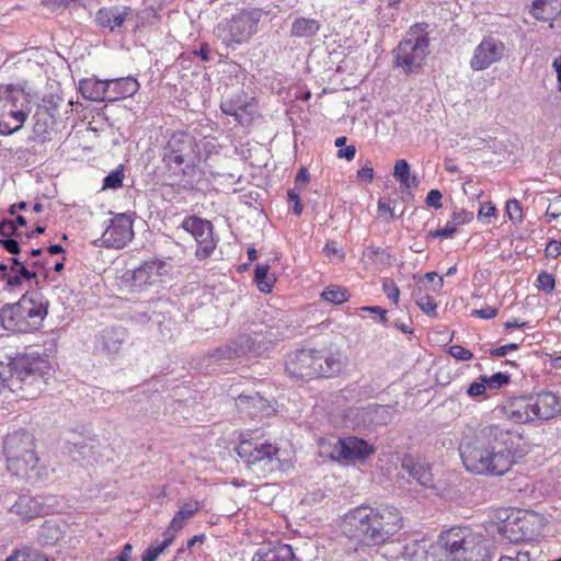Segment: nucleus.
Listing matches in <instances>:
<instances>
[{
	"label": "nucleus",
	"mask_w": 561,
	"mask_h": 561,
	"mask_svg": "<svg viewBox=\"0 0 561 561\" xmlns=\"http://www.w3.org/2000/svg\"><path fill=\"white\" fill-rule=\"evenodd\" d=\"M10 511L22 519H32L46 513V507L38 497L21 495Z\"/></svg>",
	"instance_id": "nucleus-21"
},
{
	"label": "nucleus",
	"mask_w": 561,
	"mask_h": 561,
	"mask_svg": "<svg viewBox=\"0 0 561 561\" xmlns=\"http://www.w3.org/2000/svg\"><path fill=\"white\" fill-rule=\"evenodd\" d=\"M533 413L535 421H548L561 412L560 399L550 391L531 396Z\"/></svg>",
	"instance_id": "nucleus-16"
},
{
	"label": "nucleus",
	"mask_w": 561,
	"mask_h": 561,
	"mask_svg": "<svg viewBox=\"0 0 561 561\" xmlns=\"http://www.w3.org/2000/svg\"><path fill=\"white\" fill-rule=\"evenodd\" d=\"M402 516L398 508L383 506L373 508L360 505L350 511L343 520L344 534L359 543L358 548L379 546L402 528Z\"/></svg>",
	"instance_id": "nucleus-2"
},
{
	"label": "nucleus",
	"mask_w": 561,
	"mask_h": 561,
	"mask_svg": "<svg viewBox=\"0 0 561 561\" xmlns=\"http://www.w3.org/2000/svg\"><path fill=\"white\" fill-rule=\"evenodd\" d=\"M368 413L371 415V421L377 425H386L392 421L394 415V408L389 404H375L369 407Z\"/></svg>",
	"instance_id": "nucleus-29"
},
{
	"label": "nucleus",
	"mask_w": 561,
	"mask_h": 561,
	"mask_svg": "<svg viewBox=\"0 0 561 561\" xmlns=\"http://www.w3.org/2000/svg\"><path fill=\"white\" fill-rule=\"evenodd\" d=\"M237 453L249 466H261L263 470L278 467V448L270 443L241 442Z\"/></svg>",
	"instance_id": "nucleus-10"
},
{
	"label": "nucleus",
	"mask_w": 561,
	"mask_h": 561,
	"mask_svg": "<svg viewBox=\"0 0 561 561\" xmlns=\"http://www.w3.org/2000/svg\"><path fill=\"white\" fill-rule=\"evenodd\" d=\"M128 340L127 330L123 327H108L95 336V348L108 356L117 355Z\"/></svg>",
	"instance_id": "nucleus-15"
},
{
	"label": "nucleus",
	"mask_w": 561,
	"mask_h": 561,
	"mask_svg": "<svg viewBox=\"0 0 561 561\" xmlns=\"http://www.w3.org/2000/svg\"><path fill=\"white\" fill-rule=\"evenodd\" d=\"M424 278L427 279L428 282H434L435 280V284L433 285V288H432L434 291L440 290L443 285H444L443 277L438 276V274L435 273V272L426 273L424 275Z\"/></svg>",
	"instance_id": "nucleus-62"
},
{
	"label": "nucleus",
	"mask_w": 561,
	"mask_h": 561,
	"mask_svg": "<svg viewBox=\"0 0 561 561\" xmlns=\"http://www.w3.org/2000/svg\"><path fill=\"white\" fill-rule=\"evenodd\" d=\"M48 302L41 298L23 295L15 304L4 305L0 309V321L5 330L27 333L37 330L47 316Z\"/></svg>",
	"instance_id": "nucleus-6"
},
{
	"label": "nucleus",
	"mask_w": 561,
	"mask_h": 561,
	"mask_svg": "<svg viewBox=\"0 0 561 561\" xmlns=\"http://www.w3.org/2000/svg\"><path fill=\"white\" fill-rule=\"evenodd\" d=\"M437 542L451 561H492L488 540L469 527H451L438 536Z\"/></svg>",
	"instance_id": "nucleus-4"
},
{
	"label": "nucleus",
	"mask_w": 561,
	"mask_h": 561,
	"mask_svg": "<svg viewBox=\"0 0 561 561\" xmlns=\"http://www.w3.org/2000/svg\"><path fill=\"white\" fill-rule=\"evenodd\" d=\"M7 468L25 481L36 480L38 457L35 451L34 437L27 431L8 434L3 442Z\"/></svg>",
	"instance_id": "nucleus-5"
},
{
	"label": "nucleus",
	"mask_w": 561,
	"mask_h": 561,
	"mask_svg": "<svg viewBox=\"0 0 561 561\" xmlns=\"http://www.w3.org/2000/svg\"><path fill=\"white\" fill-rule=\"evenodd\" d=\"M0 236L3 238L20 237L16 225L11 219H2L0 221Z\"/></svg>",
	"instance_id": "nucleus-45"
},
{
	"label": "nucleus",
	"mask_w": 561,
	"mask_h": 561,
	"mask_svg": "<svg viewBox=\"0 0 561 561\" xmlns=\"http://www.w3.org/2000/svg\"><path fill=\"white\" fill-rule=\"evenodd\" d=\"M561 255V241L551 240L546 248V256L558 257Z\"/></svg>",
	"instance_id": "nucleus-60"
},
{
	"label": "nucleus",
	"mask_w": 561,
	"mask_h": 561,
	"mask_svg": "<svg viewBox=\"0 0 561 561\" xmlns=\"http://www.w3.org/2000/svg\"><path fill=\"white\" fill-rule=\"evenodd\" d=\"M506 214L513 222H522L523 210L520 203L517 199H510L506 203Z\"/></svg>",
	"instance_id": "nucleus-43"
},
{
	"label": "nucleus",
	"mask_w": 561,
	"mask_h": 561,
	"mask_svg": "<svg viewBox=\"0 0 561 561\" xmlns=\"http://www.w3.org/2000/svg\"><path fill=\"white\" fill-rule=\"evenodd\" d=\"M270 266L267 264H259L254 270V280L257 284L260 291L271 293L274 279L268 275Z\"/></svg>",
	"instance_id": "nucleus-31"
},
{
	"label": "nucleus",
	"mask_w": 561,
	"mask_h": 561,
	"mask_svg": "<svg viewBox=\"0 0 561 561\" xmlns=\"http://www.w3.org/2000/svg\"><path fill=\"white\" fill-rule=\"evenodd\" d=\"M80 90L85 99L92 101H108L107 85L105 81L84 80L80 83Z\"/></svg>",
	"instance_id": "nucleus-26"
},
{
	"label": "nucleus",
	"mask_w": 561,
	"mask_h": 561,
	"mask_svg": "<svg viewBox=\"0 0 561 561\" xmlns=\"http://www.w3.org/2000/svg\"><path fill=\"white\" fill-rule=\"evenodd\" d=\"M320 24L314 19L298 18L291 24L290 35L294 37H312L318 33Z\"/></svg>",
	"instance_id": "nucleus-27"
},
{
	"label": "nucleus",
	"mask_w": 561,
	"mask_h": 561,
	"mask_svg": "<svg viewBox=\"0 0 561 561\" xmlns=\"http://www.w3.org/2000/svg\"><path fill=\"white\" fill-rule=\"evenodd\" d=\"M163 536L165 539L160 545L150 546L158 557L173 542L175 538V534L169 533V529L163 533Z\"/></svg>",
	"instance_id": "nucleus-54"
},
{
	"label": "nucleus",
	"mask_w": 561,
	"mask_h": 561,
	"mask_svg": "<svg viewBox=\"0 0 561 561\" xmlns=\"http://www.w3.org/2000/svg\"><path fill=\"white\" fill-rule=\"evenodd\" d=\"M0 118H13V122L24 124L27 118V111L20 107H14L11 111L3 108V113H0Z\"/></svg>",
	"instance_id": "nucleus-46"
},
{
	"label": "nucleus",
	"mask_w": 561,
	"mask_h": 561,
	"mask_svg": "<svg viewBox=\"0 0 561 561\" xmlns=\"http://www.w3.org/2000/svg\"><path fill=\"white\" fill-rule=\"evenodd\" d=\"M442 193L439 190H431L428 193H427V196H426V199H425V203L427 204V206L430 207H433L435 209H439L442 208Z\"/></svg>",
	"instance_id": "nucleus-53"
},
{
	"label": "nucleus",
	"mask_w": 561,
	"mask_h": 561,
	"mask_svg": "<svg viewBox=\"0 0 561 561\" xmlns=\"http://www.w3.org/2000/svg\"><path fill=\"white\" fill-rule=\"evenodd\" d=\"M403 467L407 468L410 472V476L416 480L421 485L430 488L433 485V476L431 473V469L427 465L424 463H412L411 466L403 463Z\"/></svg>",
	"instance_id": "nucleus-28"
},
{
	"label": "nucleus",
	"mask_w": 561,
	"mask_h": 561,
	"mask_svg": "<svg viewBox=\"0 0 561 561\" xmlns=\"http://www.w3.org/2000/svg\"><path fill=\"white\" fill-rule=\"evenodd\" d=\"M480 380L486 382V386L493 389H499L502 386L510 382L511 377L507 374L504 373H496L492 375L491 377L488 376H480Z\"/></svg>",
	"instance_id": "nucleus-38"
},
{
	"label": "nucleus",
	"mask_w": 561,
	"mask_h": 561,
	"mask_svg": "<svg viewBox=\"0 0 561 561\" xmlns=\"http://www.w3.org/2000/svg\"><path fill=\"white\" fill-rule=\"evenodd\" d=\"M201 508L202 504L198 501H188L183 503L167 528L169 529V533L176 534L180 531L185 526L186 522L194 517Z\"/></svg>",
	"instance_id": "nucleus-24"
},
{
	"label": "nucleus",
	"mask_w": 561,
	"mask_h": 561,
	"mask_svg": "<svg viewBox=\"0 0 561 561\" xmlns=\"http://www.w3.org/2000/svg\"><path fill=\"white\" fill-rule=\"evenodd\" d=\"M426 552V542L424 540L421 541H411L403 547V556L408 558L410 561H423V556Z\"/></svg>",
	"instance_id": "nucleus-33"
},
{
	"label": "nucleus",
	"mask_w": 561,
	"mask_h": 561,
	"mask_svg": "<svg viewBox=\"0 0 561 561\" xmlns=\"http://www.w3.org/2000/svg\"><path fill=\"white\" fill-rule=\"evenodd\" d=\"M124 173L122 169H116L106 175L103 180V190H116L123 185Z\"/></svg>",
	"instance_id": "nucleus-37"
},
{
	"label": "nucleus",
	"mask_w": 561,
	"mask_h": 561,
	"mask_svg": "<svg viewBox=\"0 0 561 561\" xmlns=\"http://www.w3.org/2000/svg\"><path fill=\"white\" fill-rule=\"evenodd\" d=\"M362 311L374 313V316H378L379 317V322L382 323V324H386L387 321H388V319H387V310L381 308V307H379V306H366V307L362 308Z\"/></svg>",
	"instance_id": "nucleus-57"
},
{
	"label": "nucleus",
	"mask_w": 561,
	"mask_h": 561,
	"mask_svg": "<svg viewBox=\"0 0 561 561\" xmlns=\"http://www.w3.org/2000/svg\"><path fill=\"white\" fill-rule=\"evenodd\" d=\"M530 13L538 21H553L561 15V0H535Z\"/></svg>",
	"instance_id": "nucleus-23"
},
{
	"label": "nucleus",
	"mask_w": 561,
	"mask_h": 561,
	"mask_svg": "<svg viewBox=\"0 0 561 561\" xmlns=\"http://www.w3.org/2000/svg\"><path fill=\"white\" fill-rule=\"evenodd\" d=\"M411 174L410 173V165L409 163L407 162V160L404 159H401V160H398L394 164V169H393V176L396 180H400L407 175Z\"/></svg>",
	"instance_id": "nucleus-52"
},
{
	"label": "nucleus",
	"mask_w": 561,
	"mask_h": 561,
	"mask_svg": "<svg viewBox=\"0 0 561 561\" xmlns=\"http://www.w3.org/2000/svg\"><path fill=\"white\" fill-rule=\"evenodd\" d=\"M497 311L499 310L495 307L485 306L481 309H474L472 311V316L479 317L481 319H492L497 314Z\"/></svg>",
	"instance_id": "nucleus-56"
},
{
	"label": "nucleus",
	"mask_w": 561,
	"mask_h": 561,
	"mask_svg": "<svg viewBox=\"0 0 561 561\" xmlns=\"http://www.w3.org/2000/svg\"><path fill=\"white\" fill-rule=\"evenodd\" d=\"M33 139L45 142L50 140L55 115L46 106H38L33 115Z\"/></svg>",
	"instance_id": "nucleus-20"
},
{
	"label": "nucleus",
	"mask_w": 561,
	"mask_h": 561,
	"mask_svg": "<svg viewBox=\"0 0 561 561\" xmlns=\"http://www.w3.org/2000/svg\"><path fill=\"white\" fill-rule=\"evenodd\" d=\"M220 108L226 115L234 116L239 124H248V118L242 113L237 111L236 105H233L230 99L224 100L220 104Z\"/></svg>",
	"instance_id": "nucleus-41"
},
{
	"label": "nucleus",
	"mask_w": 561,
	"mask_h": 561,
	"mask_svg": "<svg viewBox=\"0 0 561 561\" xmlns=\"http://www.w3.org/2000/svg\"><path fill=\"white\" fill-rule=\"evenodd\" d=\"M513 432L501 425L482 427L472 438L459 446L460 457L467 471L501 477L516 462V443Z\"/></svg>",
	"instance_id": "nucleus-1"
},
{
	"label": "nucleus",
	"mask_w": 561,
	"mask_h": 561,
	"mask_svg": "<svg viewBox=\"0 0 561 561\" xmlns=\"http://www.w3.org/2000/svg\"><path fill=\"white\" fill-rule=\"evenodd\" d=\"M199 161L197 141L190 133H173L162 148V162L173 174H184L185 169L196 167Z\"/></svg>",
	"instance_id": "nucleus-7"
},
{
	"label": "nucleus",
	"mask_w": 561,
	"mask_h": 561,
	"mask_svg": "<svg viewBox=\"0 0 561 561\" xmlns=\"http://www.w3.org/2000/svg\"><path fill=\"white\" fill-rule=\"evenodd\" d=\"M518 350V344L516 343H510L503 346H500L497 348H494L491 351V355L495 357H502L505 356L510 351H516Z\"/></svg>",
	"instance_id": "nucleus-61"
},
{
	"label": "nucleus",
	"mask_w": 561,
	"mask_h": 561,
	"mask_svg": "<svg viewBox=\"0 0 561 561\" xmlns=\"http://www.w3.org/2000/svg\"><path fill=\"white\" fill-rule=\"evenodd\" d=\"M382 289L386 296L397 305L399 301L400 290L394 280L389 278L383 279Z\"/></svg>",
	"instance_id": "nucleus-47"
},
{
	"label": "nucleus",
	"mask_w": 561,
	"mask_h": 561,
	"mask_svg": "<svg viewBox=\"0 0 561 561\" xmlns=\"http://www.w3.org/2000/svg\"><path fill=\"white\" fill-rule=\"evenodd\" d=\"M265 400L263 397H261L257 392H254L252 394H244L241 393L236 399V404L238 409L242 411H247L249 414H252L253 412L250 410L251 407L253 408H262L265 405Z\"/></svg>",
	"instance_id": "nucleus-32"
},
{
	"label": "nucleus",
	"mask_w": 561,
	"mask_h": 561,
	"mask_svg": "<svg viewBox=\"0 0 561 561\" xmlns=\"http://www.w3.org/2000/svg\"><path fill=\"white\" fill-rule=\"evenodd\" d=\"M485 389H486V382L484 381H473L472 383L469 385L468 389H467V393L469 397H478V396H481L485 392Z\"/></svg>",
	"instance_id": "nucleus-58"
},
{
	"label": "nucleus",
	"mask_w": 561,
	"mask_h": 561,
	"mask_svg": "<svg viewBox=\"0 0 561 561\" xmlns=\"http://www.w3.org/2000/svg\"><path fill=\"white\" fill-rule=\"evenodd\" d=\"M165 263L161 260L144 262L133 271L131 280L134 286L152 285L161 280Z\"/></svg>",
	"instance_id": "nucleus-17"
},
{
	"label": "nucleus",
	"mask_w": 561,
	"mask_h": 561,
	"mask_svg": "<svg viewBox=\"0 0 561 561\" xmlns=\"http://www.w3.org/2000/svg\"><path fill=\"white\" fill-rule=\"evenodd\" d=\"M457 230V226L451 221L447 222L444 228L435 231H430L428 237L431 238H451Z\"/></svg>",
	"instance_id": "nucleus-50"
},
{
	"label": "nucleus",
	"mask_w": 561,
	"mask_h": 561,
	"mask_svg": "<svg viewBox=\"0 0 561 561\" xmlns=\"http://www.w3.org/2000/svg\"><path fill=\"white\" fill-rule=\"evenodd\" d=\"M210 356L214 359V362H220V360L232 359V358L237 357V354H236L234 347L230 341L228 344L216 348Z\"/></svg>",
	"instance_id": "nucleus-39"
},
{
	"label": "nucleus",
	"mask_w": 561,
	"mask_h": 561,
	"mask_svg": "<svg viewBox=\"0 0 561 561\" xmlns=\"http://www.w3.org/2000/svg\"><path fill=\"white\" fill-rule=\"evenodd\" d=\"M448 353L456 359L459 360H469L472 358L473 354L471 351L462 347L461 345H451L449 347Z\"/></svg>",
	"instance_id": "nucleus-51"
},
{
	"label": "nucleus",
	"mask_w": 561,
	"mask_h": 561,
	"mask_svg": "<svg viewBox=\"0 0 561 561\" xmlns=\"http://www.w3.org/2000/svg\"><path fill=\"white\" fill-rule=\"evenodd\" d=\"M0 244L3 245V248L11 254H19L20 253V244L19 242L13 238H3L0 239Z\"/></svg>",
	"instance_id": "nucleus-59"
},
{
	"label": "nucleus",
	"mask_w": 561,
	"mask_h": 561,
	"mask_svg": "<svg viewBox=\"0 0 561 561\" xmlns=\"http://www.w3.org/2000/svg\"><path fill=\"white\" fill-rule=\"evenodd\" d=\"M341 561H371V559L367 549L362 547L346 550Z\"/></svg>",
	"instance_id": "nucleus-40"
},
{
	"label": "nucleus",
	"mask_w": 561,
	"mask_h": 561,
	"mask_svg": "<svg viewBox=\"0 0 561 561\" xmlns=\"http://www.w3.org/2000/svg\"><path fill=\"white\" fill-rule=\"evenodd\" d=\"M233 105H236V108L238 112L242 113L248 118V124L251 122V118L254 114V99L251 98V100H248V95L241 91L234 96L230 98Z\"/></svg>",
	"instance_id": "nucleus-30"
},
{
	"label": "nucleus",
	"mask_w": 561,
	"mask_h": 561,
	"mask_svg": "<svg viewBox=\"0 0 561 561\" xmlns=\"http://www.w3.org/2000/svg\"><path fill=\"white\" fill-rule=\"evenodd\" d=\"M131 551H133V547L130 543H126L123 548V550L121 551V553L111 559L110 561H129L130 558H131Z\"/></svg>",
	"instance_id": "nucleus-64"
},
{
	"label": "nucleus",
	"mask_w": 561,
	"mask_h": 561,
	"mask_svg": "<svg viewBox=\"0 0 561 561\" xmlns=\"http://www.w3.org/2000/svg\"><path fill=\"white\" fill-rule=\"evenodd\" d=\"M231 343L234 347L237 357L249 354L254 348L255 345L254 339H252L248 334L239 335L236 340L231 341Z\"/></svg>",
	"instance_id": "nucleus-36"
},
{
	"label": "nucleus",
	"mask_w": 561,
	"mask_h": 561,
	"mask_svg": "<svg viewBox=\"0 0 561 561\" xmlns=\"http://www.w3.org/2000/svg\"><path fill=\"white\" fill-rule=\"evenodd\" d=\"M134 237L133 220L125 214H118L111 219L102 234V245L113 249L124 248Z\"/></svg>",
	"instance_id": "nucleus-12"
},
{
	"label": "nucleus",
	"mask_w": 561,
	"mask_h": 561,
	"mask_svg": "<svg viewBox=\"0 0 561 561\" xmlns=\"http://www.w3.org/2000/svg\"><path fill=\"white\" fill-rule=\"evenodd\" d=\"M472 219H473V213L467 211L465 209L454 211V214H453V222L456 226L463 225L466 222L471 221Z\"/></svg>",
	"instance_id": "nucleus-55"
},
{
	"label": "nucleus",
	"mask_w": 561,
	"mask_h": 561,
	"mask_svg": "<svg viewBox=\"0 0 561 561\" xmlns=\"http://www.w3.org/2000/svg\"><path fill=\"white\" fill-rule=\"evenodd\" d=\"M531 396L513 398L505 407L507 417L516 424L534 422Z\"/></svg>",
	"instance_id": "nucleus-18"
},
{
	"label": "nucleus",
	"mask_w": 561,
	"mask_h": 561,
	"mask_svg": "<svg viewBox=\"0 0 561 561\" xmlns=\"http://www.w3.org/2000/svg\"><path fill=\"white\" fill-rule=\"evenodd\" d=\"M259 21L260 13L257 11L242 10L230 20L219 24L215 34L226 46L243 44L256 32Z\"/></svg>",
	"instance_id": "nucleus-8"
},
{
	"label": "nucleus",
	"mask_w": 561,
	"mask_h": 561,
	"mask_svg": "<svg viewBox=\"0 0 561 561\" xmlns=\"http://www.w3.org/2000/svg\"><path fill=\"white\" fill-rule=\"evenodd\" d=\"M130 15L131 10L127 7L101 8L96 12L95 21L99 26L110 28L113 32L115 28H121Z\"/></svg>",
	"instance_id": "nucleus-19"
},
{
	"label": "nucleus",
	"mask_w": 561,
	"mask_h": 561,
	"mask_svg": "<svg viewBox=\"0 0 561 561\" xmlns=\"http://www.w3.org/2000/svg\"><path fill=\"white\" fill-rule=\"evenodd\" d=\"M430 41L426 36H414L403 38L393 50V64L401 67L404 73H415L424 65L428 50Z\"/></svg>",
	"instance_id": "nucleus-9"
},
{
	"label": "nucleus",
	"mask_w": 561,
	"mask_h": 561,
	"mask_svg": "<svg viewBox=\"0 0 561 561\" xmlns=\"http://www.w3.org/2000/svg\"><path fill=\"white\" fill-rule=\"evenodd\" d=\"M5 561H48V559L36 549L24 548L10 556Z\"/></svg>",
	"instance_id": "nucleus-35"
},
{
	"label": "nucleus",
	"mask_w": 561,
	"mask_h": 561,
	"mask_svg": "<svg viewBox=\"0 0 561 561\" xmlns=\"http://www.w3.org/2000/svg\"><path fill=\"white\" fill-rule=\"evenodd\" d=\"M537 282H538V288L540 290L545 291L546 294H550L554 290V287H556L554 277H553V275L549 274L548 272L542 271L538 275Z\"/></svg>",
	"instance_id": "nucleus-42"
},
{
	"label": "nucleus",
	"mask_w": 561,
	"mask_h": 561,
	"mask_svg": "<svg viewBox=\"0 0 561 561\" xmlns=\"http://www.w3.org/2000/svg\"><path fill=\"white\" fill-rule=\"evenodd\" d=\"M559 216H561V195H558L550 201V204L546 211L548 222H551L552 219H557Z\"/></svg>",
	"instance_id": "nucleus-49"
},
{
	"label": "nucleus",
	"mask_w": 561,
	"mask_h": 561,
	"mask_svg": "<svg viewBox=\"0 0 561 561\" xmlns=\"http://www.w3.org/2000/svg\"><path fill=\"white\" fill-rule=\"evenodd\" d=\"M504 51L505 45L503 42L492 36L484 37L476 47L470 66L478 71L488 69L502 59Z\"/></svg>",
	"instance_id": "nucleus-13"
},
{
	"label": "nucleus",
	"mask_w": 561,
	"mask_h": 561,
	"mask_svg": "<svg viewBox=\"0 0 561 561\" xmlns=\"http://www.w3.org/2000/svg\"><path fill=\"white\" fill-rule=\"evenodd\" d=\"M181 227L190 232L197 243L196 257L199 260L208 257L216 248L213 224L209 220L196 216L188 217L182 221Z\"/></svg>",
	"instance_id": "nucleus-11"
},
{
	"label": "nucleus",
	"mask_w": 561,
	"mask_h": 561,
	"mask_svg": "<svg viewBox=\"0 0 561 561\" xmlns=\"http://www.w3.org/2000/svg\"><path fill=\"white\" fill-rule=\"evenodd\" d=\"M344 363L341 352L297 350L287 355L285 370L291 379L311 380L339 375Z\"/></svg>",
	"instance_id": "nucleus-3"
},
{
	"label": "nucleus",
	"mask_w": 561,
	"mask_h": 561,
	"mask_svg": "<svg viewBox=\"0 0 561 561\" xmlns=\"http://www.w3.org/2000/svg\"><path fill=\"white\" fill-rule=\"evenodd\" d=\"M416 304L424 313L436 314L437 304L435 302V299L432 298L431 296H428V295L420 296L416 299Z\"/></svg>",
	"instance_id": "nucleus-44"
},
{
	"label": "nucleus",
	"mask_w": 561,
	"mask_h": 561,
	"mask_svg": "<svg viewBox=\"0 0 561 561\" xmlns=\"http://www.w3.org/2000/svg\"><path fill=\"white\" fill-rule=\"evenodd\" d=\"M1 102H8L13 107L25 108L30 104L28 94L24 92L23 88L14 84H7L0 90Z\"/></svg>",
	"instance_id": "nucleus-25"
},
{
	"label": "nucleus",
	"mask_w": 561,
	"mask_h": 561,
	"mask_svg": "<svg viewBox=\"0 0 561 561\" xmlns=\"http://www.w3.org/2000/svg\"><path fill=\"white\" fill-rule=\"evenodd\" d=\"M23 124L13 122V118H0V134L9 136L22 128Z\"/></svg>",
	"instance_id": "nucleus-48"
},
{
	"label": "nucleus",
	"mask_w": 561,
	"mask_h": 561,
	"mask_svg": "<svg viewBox=\"0 0 561 561\" xmlns=\"http://www.w3.org/2000/svg\"><path fill=\"white\" fill-rule=\"evenodd\" d=\"M357 176L360 180H365L367 182H371L374 178V169L370 164H365L362 169L358 170Z\"/></svg>",
	"instance_id": "nucleus-63"
},
{
	"label": "nucleus",
	"mask_w": 561,
	"mask_h": 561,
	"mask_svg": "<svg viewBox=\"0 0 561 561\" xmlns=\"http://www.w3.org/2000/svg\"><path fill=\"white\" fill-rule=\"evenodd\" d=\"M321 297L329 302L340 305L348 300L350 293L340 286L332 285L322 291Z\"/></svg>",
	"instance_id": "nucleus-34"
},
{
	"label": "nucleus",
	"mask_w": 561,
	"mask_h": 561,
	"mask_svg": "<svg viewBox=\"0 0 561 561\" xmlns=\"http://www.w3.org/2000/svg\"><path fill=\"white\" fill-rule=\"evenodd\" d=\"M105 82L110 102L133 96L140 88L138 81L133 77L105 80Z\"/></svg>",
	"instance_id": "nucleus-22"
},
{
	"label": "nucleus",
	"mask_w": 561,
	"mask_h": 561,
	"mask_svg": "<svg viewBox=\"0 0 561 561\" xmlns=\"http://www.w3.org/2000/svg\"><path fill=\"white\" fill-rule=\"evenodd\" d=\"M375 454V448L366 440L350 436L339 439L332 450V458L337 460H364Z\"/></svg>",
	"instance_id": "nucleus-14"
}]
</instances>
